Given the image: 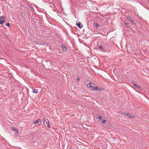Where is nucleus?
<instances>
[{
    "label": "nucleus",
    "instance_id": "obj_1",
    "mask_svg": "<svg viewBox=\"0 0 149 149\" xmlns=\"http://www.w3.org/2000/svg\"><path fill=\"white\" fill-rule=\"evenodd\" d=\"M88 86L91 89L97 91H102L104 90L103 88H99L98 87L95 86V85L93 83H90Z\"/></svg>",
    "mask_w": 149,
    "mask_h": 149
},
{
    "label": "nucleus",
    "instance_id": "obj_2",
    "mask_svg": "<svg viewBox=\"0 0 149 149\" xmlns=\"http://www.w3.org/2000/svg\"><path fill=\"white\" fill-rule=\"evenodd\" d=\"M6 17L2 16L0 17V24H2L6 22Z\"/></svg>",
    "mask_w": 149,
    "mask_h": 149
},
{
    "label": "nucleus",
    "instance_id": "obj_3",
    "mask_svg": "<svg viewBox=\"0 0 149 149\" xmlns=\"http://www.w3.org/2000/svg\"><path fill=\"white\" fill-rule=\"evenodd\" d=\"M98 118L101 120H102V122L103 123H104L106 122V120L104 118L102 117L101 116H99L98 117Z\"/></svg>",
    "mask_w": 149,
    "mask_h": 149
},
{
    "label": "nucleus",
    "instance_id": "obj_4",
    "mask_svg": "<svg viewBox=\"0 0 149 149\" xmlns=\"http://www.w3.org/2000/svg\"><path fill=\"white\" fill-rule=\"evenodd\" d=\"M44 123H46V124H47V125L49 127H50V126H49L50 125L49 124V121L46 118H44Z\"/></svg>",
    "mask_w": 149,
    "mask_h": 149
},
{
    "label": "nucleus",
    "instance_id": "obj_5",
    "mask_svg": "<svg viewBox=\"0 0 149 149\" xmlns=\"http://www.w3.org/2000/svg\"><path fill=\"white\" fill-rule=\"evenodd\" d=\"M41 121L40 119H38L37 121L34 123L36 125H39L41 124Z\"/></svg>",
    "mask_w": 149,
    "mask_h": 149
},
{
    "label": "nucleus",
    "instance_id": "obj_6",
    "mask_svg": "<svg viewBox=\"0 0 149 149\" xmlns=\"http://www.w3.org/2000/svg\"><path fill=\"white\" fill-rule=\"evenodd\" d=\"M11 128L13 130H14L16 132L17 135H18V133H19L18 130L17 129L15 128V127H12Z\"/></svg>",
    "mask_w": 149,
    "mask_h": 149
},
{
    "label": "nucleus",
    "instance_id": "obj_7",
    "mask_svg": "<svg viewBox=\"0 0 149 149\" xmlns=\"http://www.w3.org/2000/svg\"><path fill=\"white\" fill-rule=\"evenodd\" d=\"M77 26L80 28H81L83 26V25L80 22H79L77 24Z\"/></svg>",
    "mask_w": 149,
    "mask_h": 149
},
{
    "label": "nucleus",
    "instance_id": "obj_8",
    "mask_svg": "<svg viewBox=\"0 0 149 149\" xmlns=\"http://www.w3.org/2000/svg\"><path fill=\"white\" fill-rule=\"evenodd\" d=\"M93 25L94 26H95L96 28H98L99 25L96 22H94L93 23Z\"/></svg>",
    "mask_w": 149,
    "mask_h": 149
},
{
    "label": "nucleus",
    "instance_id": "obj_9",
    "mask_svg": "<svg viewBox=\"0 0 149 149\" xmlns=\"http://www.w3.org/2000/svg\"><path fill=\"white\" fill-rule=\"evenodd\" d=\"M33 92V93H38V91L37 89H33L32 90Z\"/></svg>",
    "mask_w": 149,
    "mask_h": 149
},
{
    "label": "nucleus",
    "instance_id": "obj_10",
    "mask_svg": "<svg viewBox=\"0 0 149 149\" xmlns=\"http://www.w3.org/2000/svg\"><path fill=\"white\" fill-rule=\"evenodd\" d=\"M62 48H63V49L65 51H66V50H67V48L65 46H62Z\"/></svg>",
    "mask_w": 149,
    "mask_h": 149
},
{
    "label": "nucleus",
    "instance_id": "obj_11",
    "mask_svg": "<svg viewBox=\"0 0 149 149\" xmlns=\"http://www.w3.org/2000/svg\"><path fill=\"white\" fill-rule=\"evenodd\" d=\"M128 117L129 118H132L134 117V115H130L128 116Z\"/></svg>",
    "mask_w": 149,
    "mask_h": 149
},
{
    "label": "nucleus",
    "instance_id": "obj_12",
    "mask_svg": "<svg viewBox=\"0 0 149 149\" xmlns=\"http://www.w3.org/2000/svg\"><path fill=\"white\" fill-rule=\"evenodd\" d=\"M5 25L6 26H10V24H9L8 23H5Z\"/></svg>",
    "mask_w": 149,
    "mask_h": 149
},
{
    "label": "nucleus",
    "instance_id": "obj_13",
    "mask_svg": "<svg viewBox=\"0 0 149 149\" xmlns=\"http://www.w3.org/2000/svg\"><path fill=\"white\" fill-rule=\"evenodd\" d=\"M125 115H126L127 116H128L129 115V113L128 112L127 113H125L124 114V116H125Z\"/></svg>",
    "mask_w": 149,
    "mask_h": 149
},
{
    "label": "nucleus",
    "instance_id": "obj_14",
    "mask_svg": "<svg viewBox=\"0 0 149 149\" xmlns=\"http://www.w3.org/2000/svg\"><path fill=\"white\" fill-rule=\"evenodd\" d=\"M133 85L134 86H136H136L137 85V84L136 83H134V82L133 83Z\"/></svg>",
    "mask_w": 149,
    "mask_h": 149
},
{
    "label": "nucleus",
    "instance_id": "obj_15",
    "mask_svg": "<svg viewBox=\"0 0 149 149\" xmlns=\"http://www.w3.org/2000/svg\"><path fill=\"white\" fill-rule=\"evenodd\" d=\"M140 86H139V85H137L136 86V88H138L139 89V88H140Z\"/></svg>",
    "mask_w": 149,
    "mask_h": 149
},
{
    "label": "nucleus",
    "instance_id": "obj_16",
    "mask_svg": "<svg viewBox=\"0 0 149 149\" xmlns=\"http://www.w3.org/2000/svg\"><path fill=\"white\" fill-rule=\"evenodd\" d=\"M98 47L99 48V49H103V48L101 46H98Z\"/></svg>",
    "mask_w": 149,
    "mask_h": 149
},
{
    "label": "nucleus",
    "instance_id": "obj_17",
    "mask_svg": "<svg viewBox=\"0 0 149 149\" xmlns=\"http://www.w3.org/2000/svg\"><path fill=\"white\" fill-rule=\"evenodd\" d=\"M130 22H133L132 19H130Z\"/></svg>",
    "mask_w": 149,
    "mask_h": 149
},
{
    "label": "nucleus",
    "instance_id": "obj_18",
    "mask_svg": "<svg viewBox=\"0 0 149 149\" xmlns=\"http://www.w3.org/2000/svg\"><path fill=\"white\" fill-rule=\"evenodd\" d=\"M139 89L140 90H141L142 89V88L141 86H140V88H139Z\"/></svg>",
    "mask_w": 149,
    "mask_h": 149
},
{
    "label": "nucleus",
    "instance_id": "obj_19",
    "mask_svg": "<svg viewBox=\"0 0 149 149\" xmlns=\"http://www.w3.org/2000/svg\"><path fill=\"white\" fill-rule=\"evenodd\" d=\"M115 70H113V72L115 73Z\"/></svg>",
    "mask_w": 149,
    "mask_h": 149
},
{
    "label": "nucleus",
    "instance_id": "obj_20",
    "mask_svg": "<svg viewBox=\"0 0 149 149\" xmlns=\"http://www.w3.org/2000/svg\"><path fill=\"white\" fill-rule=\"evenodd\" d=\"M79 78H78V80H79Z\"/></svg>",
    "mask_w": 149,
    "mask_h": 149
}]
</instances>
